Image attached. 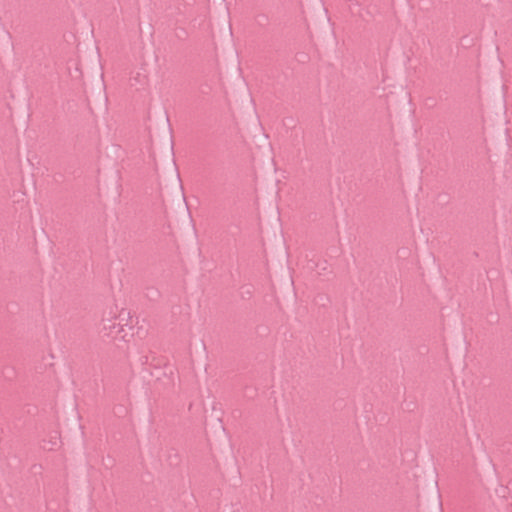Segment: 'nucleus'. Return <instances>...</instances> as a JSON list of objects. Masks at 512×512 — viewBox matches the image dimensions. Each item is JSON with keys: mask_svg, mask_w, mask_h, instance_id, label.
Returning <instances> with one entry per match:
<instances>
[{"mask_svg": "<svg viewBox=\"0 0 512 512\" xmlns=\"http://www.w3.org/2000/svg\"><path fill=\"white\" fill-rule=\"evenodd\" d=\"M134 322L135 319L125 309L109 311L106 312L102 318L101 329L107 336L117 333L122 334V338L126 339L129 336L126 329H131Z\"/></svg>", "mask_w": 512, "mask_h": 512, "instance_id": "f257e3e1", "label": "nucleus"}]
</instances>
